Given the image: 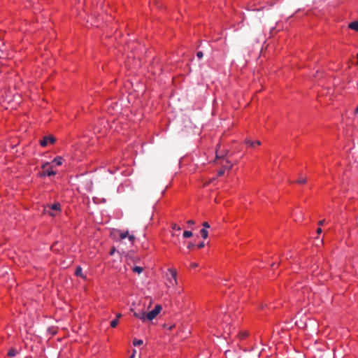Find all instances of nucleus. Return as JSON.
<instances>
[{
    "label": "nucleus",
    "instance_id": "0eeeda50",
    "mask_svg": "<svg viewBox=\"0 0 358 358\" xmlns=\"http://www.w3.org/2000/svg\"><path fill=\"white\" fill-rule=\"evenodd\" d=\"M222 166L223 169H230L232 168L233 164L228 160H224L223 162H222Z\"/></svg>",
    "mask_w": 358,
    "mask_h": 358
},
{
    "label": "nucleus",
    "instance_id": "ea45409f",
    "mask_svg": "<svg viewBox=\"0 0 358 358\" xmlns=\"http://www.w3.org/2000/svg\"><path fill=\"white\" fill-rule=\"evenodd\" d=\"M129 358H134V355H131V356Z\"/></svg>",
    "mask_w": 358,
    "mask_h": 358
},
{
    "label": "nucleus",
    "instance_id": "6ab92c4d",
    "mask_svg": "<svg viewBox=\"0 0 358 358\" xmlns=\"http://www.w3.org/2000/svg\"><path fill=\"white\" fill-rule=\"evenodd\" d=\"M118 322H119V321H118L117 319H115V320H112L110 322V327H113V328L116 327L117 325L118 324Z\"/></svg>",
    "mask_w": 358,
    "mask_h": 358
},
{
    "label": "nucleus",
    "instance_id": "a19ab883",
    "mask_svg": "<svg viewBox=\"0 0 358 358\" xmlns=\"http://www.w3.org/2000/svg\"><path fill=\"white\" fill-rule=\"evenodd\" d=\"M113 252H114V250H111V252H110V255H113Z\"/></svg>",
    "mask_w": 358,
    "mask_h": 358
},
{
    "label": "nucleus",
    "instance_id": "f03ea898",
    "mask_svg": "<svg viewBox=\"0 0 358 358\" xmlns=\"http://www.w3.org/2000/svg\"><path fill=\"white\" fill-rule=\"evenodd\" d=\"M162 309V308L160 305H157L152 310L146 313V319L148 320H152L160 313Z\"/></svg>",
    "mask_w": 358,
    "mask_h": 358
},
{
    "label": "nucleus",
    "instance_id": "1a4fd4ad",
    "mask_svg": "<svg viewBox=\"0 0 358 358\" xmlns=\"http://www.w3.org/2000/svg\"><path fill=\"white\" fill-rule=\"evenodd\" d=\"M348 27L352 30L358 31V21H354L349 24Z\"/></svg>",
    "mask_w": 358,
    "mask_h": 358
},
{
    "label": "nucleus",
    "instance_id": "20e7f679",
    "mask_svg": "<svg viewBox=\"0 0 358 358\" xmlns=\"http://www.w3.org/2000/svg\"><path fill=\"white\" fill-rule=\"evenodd\" d=\"M169 272L171 273V277L169 278V279H168L169 284L171 285H174L177 284L176 270L171 268L169 269Z\"/></svg>",
    "mask_w": 358,
    "mask_h": 358
},
{
    "label": "nucleus",
    "instance_id": "bb28decb",
    "mask_svg": "<svg viewBox=\"0 0 358 358\" xmlns=\"http://www.w3.org/2000/svg\"><path fill=\"white\" fill-rule=\"evenodd\" d=\"M196 56H197L199 59H201V58H202V57H203V52H202L201 51H199V52L196 53Z\"/></svg>",
    "mask_w": 358,
    "mask_h": 358
},
{
    "label": "nucleus",
    "instance_id": "e433bc0d",
    "mask_svg": "<svg viewBox=\"0 0 358 358\" xmlns=\"http://www.w3.org/2000/svg\"><path fill=\"white\" fill-rule=\"evenodd\" d=\"M355 113H358V105H357V108L355 110Z\"/></svg>",
    "mask_w": 358,
    "mask_h": 358
},
{
    "label": "nucleus",
    "instance_id": "c756f323",
    "mask_svg": "<svg viewBox=\"0 0 358 358\" xmlns=\"http://www.w3.org/2000/svg\"><path fill=\"white\" fill-rule=\"evenodd\" d=\"M204 246H205V243L203 242L200 243L197 245L198 248H203Z\"/></svg>",
    "mask_w": 358,
    "mask_h": 358
},
{
    "label": "nucleus",
    "instance_id": "5701e85b",
    "mask_svg": "<svg viewBox=\"0 0 358 358\" xmlns=\"http://www.w3.org/2000/svg\"><path fill=\"white\" fill-rule=\"evenodd\" d=\"M172 228L175 230H178V231H180L181 229V228L178 226L176 224H172Z\"/></svg>",
    "mask_w": 358,
    "mask_h": 358
},
{
    "label": "nucleus",
    "instance_id": "cd10ccee",
    "mask_svg": "<svg viewBox=\"0 0 358 358\" xmlns=\"http://www.w3.org/2000/svg\"><path fill=\"white\" fill-rule=\"evenodd\" d=\"M224 173V169H222L218 171V176H222Z\"/></svg>",
    "mask_w": 358,
    "mask_h": 358
},
{
    "label": "nucleus",
    "instance_id": "dca6fc26",
    "mask_svg": "<svg viewBox=\"0 0 358 358\" xmlns=\"http://www.w3.org/2000/svg\"><path fill=\"white\" fill-rule=\"evenodd\" d=\"M307 181V178L306 177H300L296 181V183L299 184H305Z\"/></svg>",
    "mask_w": 358,
    "mask_h": 358
},
{
    "label": "nucleus",
    "instance_id": "79ce46f5",
    "mask_svg": "<svg viewBox=\"0 0 358 358\" xmlns=\"http://www.w3.org/2000/svg\"><path fill=\"white\" fill-rule=\"evenodd\" d=\"M357 64H358V54H357Z\"/></svg>",
    "mask_w": 358,
    "mask_h": 358
},
{
    "label": "nucleus",
    "instance_id": "393cba45",
    "mask_svg": "<svg viewBox=\"0 0 358 358\" xmlns=\"http://www.w3.org/2000/svg\"><path fill=\"white\" fill-rule=\"evenodd\" d=\"M194 248V244L193 243H189L187 245V248L192 250Z\"/></svg>",
    "mask_w": 358,
    "mask_h": 358
},
{
    "label": "nucleus",
    "instance_id": "a211bd4d",
    "mask_svg": "<svg viewBox=\"0 0 358 358\" xmlns=\"http://www.w3.org/2000/svg\"><path fill=\"white\" fill-rule=\"evenodd\" d=\"M184 238H190L192 236V232L190 231H185L183 232Z\"/></svg>",
    "mask_w": 358,
    "mask_h": 358
},
{
    "label": "nucleus",
    "instance_id": "f704fd0d",
    "mask_svg": "<svg viewBox=\"0 0 358 358\" xmlns=\"http://www.w3.org/2000/svg\"><path fill=\"white\" fill-rule=\"evenodd\" d=\"M122 317V314L121 313H117V315H116V319L119 320V318H120Z\"/></svg>",
    "mask_w": 358,
    "mask_h": 358
},
{
    "label": "nucleus",
    "instance_id": "58836bf2",
    "mask_svg": "<svg viewBox=\"0 0 358 358\" xmlns=\"http://www.w3.org/2000/svg\"><path fill=\"white\" fill-rule=\"evenodd\" d=\"M229 352H229V351H226V352H225V355H227V354H228Z\"/></svg>",
    "mask_w": 358,
    "mask_h": 358
},
{
    "label": "nucleus",
    "instance_id": "ddd939ff",
    "mask_svg": "<svg viewBox=\"0 0 358 358\" xmlns=\"http://www.w3.org/2000/svg\"><path fill=\"white\" fill-rule=\"evenodd\" d=\"M132 271L135 273L140 274L143 272V268L141 266H136L132 268Z\"/></svg>",
    "mask_w": 358,
    "mask_h": 358
},
{
    "label": "nucleus",
    "instance_id": "f3484780",
    "mask_svg": "<svg viewBox=\"0 0 358 358\" xmlns=\"http://www.w3.org/2000/svg\"><path fill=\"white\" fill-rule=\"evenodd\" d=\"M143 343V341L142 340H141V339H139V340L138 339H134L133 341V345L134 346L141 345Z\"/></svg>",
    "mask_w": 358,
    "mask_h": 358
},
{
    "label": "nucleus",
    "instance_id": "a878e982",
    "mask_svg": "<svg viewBox=\"0 0 358 358\" xmlns=\"http://www.w3.org/2000/svg\"><path fill=\"white\" fill-rule=\"evenodd\" d=\"M40 144L41 145V146L45 147V137H43L40 140Z\"/></svg>",
    "mask_w": 358,
    "mask_h": 358
},
{
    "label": "nucleus",
    "instance_id": "39448f33",
    "mask_svg": "<svg viewBox=\"0 0 358 358\" xmlns=\"http://www.w3.org/2000/svg\"><path fill=\"white\" fill-rule=\"evenodd\" d=\"M131 311L134 312V315L137 317V318H139L140 320H143V321H145L146 319V313L145 311L143 310H134V309H131Z\"/></svg>",
    "mask_w": 358,
    "mask_h": 358
},
{
    "label": "nucleus",
    "instance_id": "72a5a7b5",
    "mask_svg": "<svg viewBox=\"0 0 358 358\" xmlns=\"http://www.w3.org/2000/svg\"><path fill=\"white\" fill-rule=\"evenodd\" d=\"M322 232V230L321 228H318L317 229V234H320Z\"/></svg>",
    "mask_w": 358,
    "mask_h": 358
},
{
    "label": "nucleus",
    "instance_id": "f8f14e48",
    "mask_svg": "<svg viewBox=\"0 0 358 358\" xmlns=\"http://www.w3.org/2000/svg\"><path fill=\"white\" fill-rule=\"evenodd\" d=\"M246 143L248 144L251 147H255V145H260L261 142L259 141H252L251 140H246Z\"/></svg>",
    "mask_w": 358,
    "mask_h": 358
},
{
    "label": "nucleus",
    "instance_id": "2eb2a0df",
    "mask_svg": "<svg viewBox=\"0 0 358 358\" xmlns=\"http://www.w3.org/2000/svg\"><path fill=\"white\" fill-rule=\"evenodd\" d=\"M200 234H201V236L203 237V238L206 239L208 238V232L206 229H201Z\"/></svg>",
    "mask_w": 358,
    "mask_h": 358
},
{
    "label": "nucleus",
    "instance_id": "6e6552de",
    "mask_svg": "<svg viewBox=\"0 0 358 358\" xmlns=\"http://www.w3.org/2000/svg\"><path fill=\"white\" fill-rule=\"evenodd\" d=\"M249 335V332L248 331H241L238 335V338L241 339V340H243L245 339V338H247Z\"/></svg>",
    "mask_w": 358,
    "mask_h": 358
},
{
    "label": "nucleus",
    "instance_id": "b1692460",
    "mask_svg": "<svg viewBox=\"0 0 358 358\" xmlns=\"http://www.w3.org/2000/svg\"><path fill=\"white\" fill-rule=\"evenodd\" d=\"M203 229H206L210 228V224H208V222H204L203 223Z\"/></svg>",
    "mask_w": 358,
    "mask_h": 358
},
{
    "label": "nucleus",
    "instance_id": "473e14b6",
    "mask_svg": "<svg viewBox=\"0 0 358 358\" xmlns=\"http://www.w3.org/2000/svg\"><path fill=\"white\" fill-rule=\"evenodd\" d=\"M324 222H325V220H322L319 221L318 224L321 226V225H323L324 224Z\"/></svg>",
    "mask_w": 358,
    "mask_h": 358
},
{
    "label": "nucleus",
    "instance_id": "aec40b11",
    "mask_svg": "<svg viewBox=\"0 0 358 358\" xmlns=\"http://www.w3.org/2000/svg\"><path fill=\"white\" fill-rule=\"evenodd\" d=\"M128 235H129L128 231H127V232H125V233H122V234H120V238H121V239H124V238H125L126 237H127V236H128Z\"/></svg>",
    "mask_w": 358,
    "mask_h": 358
},
{
    "label": "nucleus",
    "instance_id": "423d86ee",
    "mask_svg": "<svg viewBox=\"0 0 358 358\" xmlns=\"http://www.w3.org/2000/svg\"><path fill=\"white\" fill-rule=\"evenodd\" d=\"M57 139L52 135H46V145L48 143L52 145L56 142Z\"/></svg>",
    "mask_w": 358,
    "mask_h": 358
},
{
    "label": "nucleus",
    "instance_id": "c9c22d12",
    "mask_svg": "<svg viewBox=\"0 0 358 358\" xmlns=\"http://www.w3.org/2000/svg\"><path fill=\"white\" fill-rule=\"evenodd\" d=\"M41 168H42L43 169H45V164H41Z\"/></svg>",
    "mask_w": 358,
    "mask_h": 358
},
{
    "label": "nucleus",
    "instance_id": "4468645a",
    "mask_svg": "<svg viewBox=\"0 0 358 358\" xmlns=\"http://www.w3.org/2000/svg\"><path fill=\"white\" fill-rule=\"evenodd\" d=\"M57 333V329L55 327H49L46 331V335H55Z\"/></svg>",
    "mask_w": 358,
    "mask_h": 358
},
{
    "label": "nucleus",
    "instance_id": "f257e3e1",
    "mask_svg": "<svg viewBox=\"0 0 358 358\" xmlns=\"http://www.w3.org/2000/svg\"><path fill=\"white\" fill-rule=\"evenodd\" d=\"M63 159L62 157L57 156L54 158L51 162L46 161V176H55L57 171L55 168L62 164Z\"/></svg>",
    "mask_w": 358,
    "mask_h": 358
},
{
    "label": "nucleus",
    "instance_id": "9d476101",
    "mask_svg": "<svg viewBox=\"0 0 358 358\" xmlns=\"http://www.w3.org/2000/svg\"><path fill=\"white\" fill-rule=\"evenodd\" d=\"M18 353V350L16 348H11L8 352V356L9 357H14Z\"/></svg>",
    "mask_w": 358,
    "mask_h": 358
},
{
    "label": "nucleus",
    "instance_id": "7ed1b4c3",
    "mask_svg": "<svg viewBox=\"0 0 358 358\" xmlns=\"http://www.w3.org/2000/svg\"><path fill=\"white\" fill-rule=\"evenodd\" d=\"M50 209L49 215L54 217L61 211V205L59 202L55 203L50 206Z\"/></svg>",
    "mask_w": 358,
    "mask_h": 358
},
{
    "label": "nucleus",
    "instance_id": "9b49d317",
    "mask_svg": "<svg viewBox=\"0 0 358 358\" xmlns=\"http://www.w3.org/2000/svg\"><path fill=\"white\" fill-rule=\"evenodd\" d=\"M75 275H76V276H80V277H81V278H86V277H85V275H84L83 274V272H82V268H81L80 266H78V267L76 268V271H75Z\"/></svg>",
    "mask_w": 358,
    "mask_h": 358
},
{
    "label": "nucleus",
    "instance_id": "4c0bfd02",
    "mask_svg": "<svg viewBox=\"0 0 358 358\" xmlns=\"http://www.w3.org/2000/svg\"><path fill=\"white\" fill-rule=\"evenodd\" d=\"M136 350H133V354H132V355H134L136 354Z\"/></svg>",
    "mask_w": 358,
    "mask_h": 358
},
{
    "label": "nucleus",
    "instance_id": "2f4dec72",
    "mask_svg": "<svg viewBox=\"0 0 358 358\" xmlns=\"http://www.w3.org/2000/svg\"><path fill=\"white\" fill-rule=\"evenodd\" d=\"M190 266L192 268H196L198 266V264L196 263H192Z\"/></svg>",
    "mask_w": 358,
    "mask_h": 358
},
{
    "label": "nucleus",
    "instance_id": "7c9ffc66",
    "mask_svg": "<svg viewBox=\"0 0 358 358\" xmlns=\"http://www.w3.org/2000/svg\"><path fill=\"white\" fill-rule=\"evenodd\" d=\"M187 223L189 225H193V224H194V223H195V222H194V220H188V221H187Z\"/></svg>",
    "mask_w": 358,
    "mask_h": 358
},
{
    "label": "nucleus",
    "instance_id": "c85d7f7f",
    "mask_svg": "<svg viewBox=\"0 0 358 358\" xmlns=\"http://www.w3.org/2000/svg\"><path fill=\"white\" fill-rule=\"evenodd\" d=\"M127 237L129 238V240L130 241H133L135 239V237H134V235H128V236H127Z\"/></svg>",
    "mask_w": 358,
    "mask_h": 358
},
{
    "label": "nucleus",
    "instance_id": "4be33fe9",
    "mask_svg": "<svg viewBox=\"0 0 358 358\" xmlns=\"http://www.w3.org/2000/svg\"><path fill=\"white\" fill-rule=\"evenodd\" d=\"M92 186H93V182H92V180H90V181L88 182V190H89V191H92Z\"/></svg>",
    "mask_w": 358,
    "mask_h": 358
},
{
    "label": "nucleus",
    "instance_id": "412c9836",
    "mask_svg": "<svg viewBox=\"0 0 358 358\" xmlns=\"http://www.w3.org/2000/svg\"><path fill=\"white\" fill-rule=\"evenodd\" d=\"M216 157L217 158H220V159H222L224 157V155L221 152H220L219 151H216Z\"/></svg>",
    "mask_w": 358,
    "mask_h": 358
}]
</instances>
